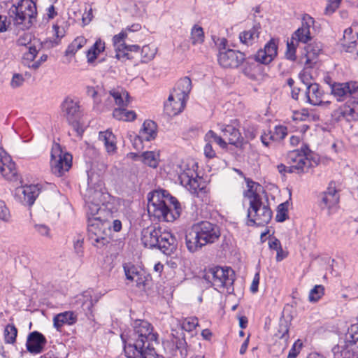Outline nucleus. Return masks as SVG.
<instances>
[{"label":"nucleus","mask_w":358,"mask_h":358,"mask_svg":"<svg viewBox=\"0 0 358 358\" xmlns=\"http://www.w3.org/2000/svg\"><path fill=\"white\" fill-rule=\"evenodd\" d=\"M313 67L314 66H306L304 65L303 69L299 73V78L303 82V83H304L306 85V87L308 86L309 85L313 84L311 83L313 76L310 72V69Z\"/></svg>","instance_id":"nucleus-52"},{"label":"nucleus","mask_w":358,"mask_h":358,"mask_svg":"<svg viewBox=\"0 0 358 358\" xmlns=\"http://www.w3.org/2000/svg\"><path fill=\"white\" fill-rule=\"evenodd\" d=\"M306 54L302 57V62L306 66H315L317 63V57L322 51L320 43L314 42L305 48Z\"/></svg>","instance_id":"nucleus-30"},{"label":"nucleus","mask_w":358,"mask_h":358,"mask_svg":"<svg viewBox=\"0 0 358 358\" xmlns=\"http://www.w3.org/2000/svg\"><path fill=\"white\" fill-rule=\"evenodd\" d=\"M87 42V39L84 36H77L67 47L65 55L66 56L74 55L86 45Z\"/></svg>","instance_id":"nucleus-42"},{"label":"nucleus","mask_w":358,"mask_h":358,"mask_svg":"<svg viewBox=\"0 0 358 358\" xmlns=\"http://www.w3.org/2000/svg\"><path fill=\"white\" fill-rule=\"evenodd\" d=\"M205 141L210 143H215L220 148L226 149L227 148L228 143L226 139L222 136H218L215 132L212 130L208 131L205 135Z\"/></svg>","instance_id":"nucleus-43"},{"label":"nucleus","mask_w":358,"mask_h":358,"mask_svg":"<svg viewBox=\"0 0 358 358\" xmlns=\"http://www.w3.org/2000/svg\"><path fill=\"white\" fill-rule=\"evenodd\" d=\"M157 52V48L154 44L145 45L141 48V59L143 62L151 61Z\"/></svg>","instance_id":"nucleus-44"},{"label":"nucleus","mask_w":358,"mask_h":358,"mask_svg":"<svg viewBox=\"0 0 358 358\" xmlns=\"http://www.w3.org/2000/svg\"><path fill=\"white\" fill-rule=\"evenodd\" d=\"M191 41L194 45L202 43L204 41V33L203 29L197 25H194L191 31Z\"/></svg>","instance_id":"nucleus-47"},{"label":"nucleus","mask_w":358,"mask_h":358,"mask_svg":"<svg viewBox=\"0 0 358 358\" xmlns=\"http://www.w3.org/2000/svg\"><path fill=\"white\" fill-rule=\"evenodd\" d=\"M124 271L125 273V275L127 280H131L134 277H136V275L139 273L138 268L132 264H125L124 265Z\"/></svg>","instance_id":"nucleus-57"},{"label":"nucleus","mask_w":358,"mask_h":358,"mask_svg":"<svg viewBox=\"0 0 358 358\" xmlns=\"http://www.w3.org/2000/svg\"><path fill=\"white\" fill-rule=\"evenodd\" d=\"M218 126L228 144L237 145L241 142L240 125L237 120H232L229 124H219Z\"/></svg>","instance_id":"nucleus-22"},{"label":"nucleus","mask_w":358,"mask_h":358,"mask_svg":"<svg viewBox=\"0 0 358 358\" xmlns=\"http://www.w3.org/2000/svg\"><path fill=\"white\" fill-rule=\"evenodd\" d=\"M298 43L291 38L290 41H287L286 57L290 60H295L296 59V50Z\"/></svg>","instance_id":"nucleus-54"},{"label":"nucleus","mask_w":358,"mask_h":358,"mask_svg":"<svg viewBox=\"0 0 358 358\" xmlns=\"http://www.w3.org/2000/svg\"><path fill=\"white\" fill-rule=\"evenodd\" d=\"M221 236L220 227L208 221L194 224L185 235V245L192 253L196 252L205 245L217 242Z\"/></svg>","instance_id":"nucleus-3"},{"label":"nucleus","mask_w":358,"mask_h":358,"mask_svg":"<svg viewBox=\"0 0 358 358\" xmlns=\"http://www.w3.org/2000/svg\"><path fill=\"white\" fill-rule=\"evenodd\" d=\"M126 107H120L115 108L113 112V116L117 120L133 121L136 117V114L134 110H129Z\"/></svg>","instance_id":"nucleus-41"},{"label":"nucleus","mask_w":358,"mask_h":358,"mask_svg":"<svg viewBox=\"0 0 358 358\" xmlns=\"http://www.w3.org/2000/svg\"><path fill=\"white\" fill-rule=\"evenodd\" d=\"M62 112L69 124L78 136H82L84 127L80 122V106L78 102L72 99H66L62 105Z\"/></svg>","instance_id":"nucleus-13"},{"label":"nucleus","mask_w":358,"mask_h":358,"mask_svg":"<svg viewBox=\"0 0 358 358\" xmlns=\"http://www.w3.org/2000/svg\"><path fill=\"white\" fill-rule=\"evenodd\" d=\"M245 60V55L237 50L228 49L220 50L218 62L224 68H237Z\"/></svg>","instance_id":"nucleus-19"},{"label":"nucleus","mask_w":358,"mask_h":358,"mask_svg":"<svg viewBox=\"0 0 358 358\" xmlns=\"http://www.w3.org/2000/svg\"><path fill=\"white\" fill-rule=\"evenodd\" d=\"M77 321V315L73 311H65L56 315L53 318V325L59 331L65 324L72 325Z\"/></svg>","instance_id":"nucleus-34"},{"label":"nucleus","mask_w":358,"mask_h":358,"mask_svg":"<svg viewBox=\"0 0 358 358\" xmlns=\"http://www.w3.org/2000/svg\"><path fill=\"white\" fill-rule=\"evenodd\" d=\"M24 82V78L22 74L14 73L10 81V86L13 88L21 87Z\"/></svg>","instance_id":"nucleus-59"},{"label":"nucleus","mask_w":358,"mask_h":358,"mask_svg":"<svg viewBox=\"0 0 358 358\" xmlns=\"http://www.w3.org/2000/svg\"><path fill=\"white\" fill-rule=\"evenodd\" d=\"M142 162L150 167L156 168L159 162V154L158 152L146 151L143 152L141 155L137 156Z\"/></svg>","instance_id":"nucleus-40"},{"label":"nucleus","mask_w":358,"mask_h":358,"mask_svg":"<svg viewBox=\"0 0 358 358\" xmlns=\"http://www.w3.org/2000/svg\"><path fill=\"white\" fill-rule=\"evenodd\" d=\"M313 115L310 113L308 109H301V110L292 113V118L294 121H306L313 118Z\"/></svg>","instance_id":"nucleus-49"},{"label":"nucleus","mask_w":358,"mask_h":358,"mask_svg":"<svg viewBox=\"0 0 358 358\" xmlns=\"http://www.w3.org/2000/svg\"><path fill=\"white\" fill-rule=\"evenodd\" d=\"M39 194V188L37 185H30L21 186L15 189L16 199L24 206H31Z\"/></svg>","instance_id":"nucleus-23"},{"label":"nucleus","mask_w":358,"mask_h":358,"mask_svg":"<svg viewBox=\"0 0 358 358\" xmlns=\"http://www.w3.org/2000/svg\"><path fill=\"white\" fill-rule=\"evenodd\" d=\"M17 330L13 324H7L4 329L3 336L5 343L13 344L15 342Z\"/></svg>","instance_id":"nucleus-45"},{"label":"nucleus","mask_w":358,"mask_h":358,"mask_svg":"<svg viewBox=\"0 0 358 358\" xmlns=\"http://www.w3.org/2000/svg\"><path fill=\"white\" fill-rule=\"evenodd\" d=\"M106 49V43L104 41L98 38L95 43L86 52V57L87 63L93 64L98 57L104 52Z\"/></svg>","instance_id":"nucleus-36"},{"label":"nucleus","mask_w":358,"mask_h":358,"mask_svg":"<svg viewBox=\"0 0 358 358\" xmlns=\"http://www.w3.org/2000/svg\"><path fill=\"white\" fill-rule=\"evenodd\" d=\"M339 195L334 183L331 182L322 196L320 206L326 209L329 215L334 213L338 209Z\"/></svg>","instance_id":"nucleus-20"},{"label":"nucleus","mask_w":358,"mask_h":358,"mask_svg":"<svg viewBox=\"0 0 358 358\" xmlns=\"http://www.w3.org/2000/svg\"><path fill=\"white\" fill-rule=\"evenodd\" d=\"M278 43L273 38L271 39L263 49H260L255 55V59L258 62L268 64L277 56Z\"/></svg>","instance_id":"nucleus-25"},{"label":"nucleus","mask_w":358,"mask_h":358,"mask_svg":"<svg viewBox=\"0 0 358 358\" xmlns=\"http://www.w3.org/2000/svg\"><path fill=\"white\" fill-rule=\"evenodd\" d=\"M288 331L289 329L287 323H281L279 327V330L276 334V336L286 341L288 338Z\"/></svg>","instance_id":"nucleus-60"},{"label":"nucleus","mask_w":358,"mask_h":358,"mask_svg":"<svg viewBox=\"0 0 358 358\" xmlns=\"http://www.w3.org/2000/svg\"><path fill=\"white\" fill-rule=\"evenodd\" d=\"M111 222L107 219L94 218L88 224V236L92 245L101 248L110 241Z\"/></svg>","instance_id":"nucleus-8"},{"label":"nucleus","mask_w":358,"mask_h":358,"mask_svg":"<svg viewBox=\"0 0 358 358\" xmlns=\"http://www.w3.org/2000/svg\"><path fill=\"white\" fill-rule=\"evenodd\" d=\"M278 43L273 38L271 39L263 49H260L255 55V59L258 62L268 64L277 56Z\"/></svg>","instance_id":"nucleus-27"},{"label":"nucleus","mask_w":358,"mask_h":358,"mask_svg":"<svg viewBox=\"0 0 358 358\" xmlns=\"http://www.w3.org/2000/svg\"><path fill=\"white\" fill-rule=\"evenodd\" d=\"M0 173L7 180H17L15 164L1 147H0Z\"/></svg>","instance_id":"nucleus-21"},{"label":"nucleus","mask_w":358,"mask_h":358,"mask_svg":"<svg viewBox=\"0 0 358 358\" xmlns=\"http://www.w3.org/2000/svg\"><path fill=\"white\" fill-rule=\"evenodd\" d=\"M141 28V24H134L123 29L119 34L113 37L112 42L115 50V57L117 59L124 61L129 59L127 57L125 39L127 38L129 32L138 31Z\"/></svg>","instance_id":"nucleus-15"},{"label":"nucleus","mask_w":358,"mask_h":358,"mask_svg":"<svg viewBox=\"0 0 358 358\" xmlns=\"http://www.w3.org/2000/svg\"><path fill=\"white\" fill-rule=\"evenodd\" d=\"M269 131L271 133L269 138H272V141H280L287 135V127L282 125L275 126L273 130Z\"/></svg>","instance_id":"nucleus-46"},{"label":"nucleus","mask_w":358,"mask_h":358,"mask_svg":"<svg viewBox=\"0 0 358 358\" xmlns=\"http://www.w3.org/2000/svg\"><path fill=\"white\" fill-rule=\"evenodd\" d=\"M206 145L203 148L204 155L206 157L211 159L216 156L215 151L213 150L211 143L206 142Z\"/></svg>","instance_id":"nucleus-62"},{"label":"nucleus","mask_w":358,"mask_h":358,"mask_svg":"<svg viewBox=\"0 0 358 358\" xmlns=\"http://www.w3.org/2000/svg\"><path fill=\"white\" fill-rule=\"evenodd\" d=\"M196 169L197 165L193 160L182 161L176 169L180 184L192 194H197L203 188L202 178L198 176Z\"/></svg>","instance_id":"nucleus-6"},{"label":"nucleus","mask_w":358,"mask_h":358,"mask_svg":"<svg viewBox=\"0 0 358 358\" xmlns=\"http://www.w3.org/2000/svg\"><path fill=\"white\" fill-rule=\"evenodd\" d=\"M203 279L218 292L226 289L230 292L234 281V272L229 267L212 266L204 270Z\"/></svg>","instance_id":"nucleus-5"},{"label":"nucleus","mask_w":358,"mask_h":358,"mask_svg":"<svg viewBox=\"0 0 358 358\" xmlns=\"http://www.w3.org/2000/svg\"><path fill=\"white\" fill-rule=\"evenodd\" d=\"M289 203L284 202L280 204L277 208L275 219L278 222H284L287 218Z\"/></svg>","instance_id":"nucleus-50"},{"label":"nucleus","mask_w":358,"mask_h":358,"mask_svg":"<svg viewBox=\"0 0 358 358\" xmlns=\"http://www.w3.org/2000/svg\"><path fill=\"white\" fill-rule=\"evenodd\" d=\"M333 115L338 121L354 122L358 120V96L347 100L343 105L334 111Z\"/></svg>","instance_id":"nucleus-16"},{"label":"nucleus","mask_w":358,"mask_h":358,"mask_svg":"<svg viewBox=\"0 0 358 358\" xmlns=\"http://www.w3.org/2000/svg\"><path fill=\"white\" fill-rule=\"evenodd\" d=\"M10 22L7 16L0 15V33L6 32L10 27Z\"/></svg>","instance_id":"nucleus-61"},{"label":"nucleus","mask_w":358,"mask_h":358,"mask_svg":"<svg viewBox=\"0 0 358 358\" xmlns=\"http://www.w3.org/2000/svg\"><path fill=\"white\" fill-rule=\"evenodd\" d=\"M313 24V18L308 15H304L302 17L301 27L294 31L291 38L298 43L299 42L308 43L311 39L310 28Z\"/></svg>","instance_id":"nucleus-24"},{"label":"nucleus","mask_w":358,"mask_h":358,"mask_svg":"<svg viewBox=\"0 0 358 358\" xmlns=\"http://www.w3.org/2000/svg\"><path fill=\"white\" fill-rule=\"evenodd\" d=\"M91 297V292L86 291L78 296V300L81 302L82 306H86L87 308L90 309L93 306Z\"/></svg>","instance_id":"nucleus-56"},{"label":"nucleus","mask_w":358,"mask_h":358,"mask_svg":"<svg viewBox=\"0 0 358 358\" xmlns=\"http://www.w3.org/2000/svg\"><path fill=\"white\" fill-rule=\"evenodd\" d=\"M121 338L127 358H156L154 343H157V334L153 333V328L148 322L134 321L132 332L122 333Z\"/></svg>","instance_id":"nucleus-1"},{"label":"nucleus","mask_w":358,"mask_h":358,"mask_svg":"<svg viewBox=\"0 0 358 358\" xmlns=\"http://www.w3.org/2000/svg\"><path fill=\"white\" fill-rule=\"evenodd\" d=\"M341 3L338 0H328L325 8V13L327 15L334 13L339 7Z\"/></svg>","instance_id":"nucleus-58"},{"label":"nucleus","mask_w":358,"mask_h":358,"mask_svg":"<svg viewBox=\"0 0 358 358\" xmlns=\"http://www.w3.org/2000/svg\"><path fill=\"white\" fill-rule=\"evenodd\" d=\"M278 43L273 38L271 39L263 49H260L255 55V59L258 62L268 64L277 56Z\"/></svg>","instance_id":"nucleus-26"},{"label":"nucleus","mask_w":358,"mask_h":358,"mask_svg":"<svg viewBox=\"0 0 358 358\" xmlns=\"http://www.w3.org/2000/svg\"><path fill=\"white\" fill-rule=\"evenodd\" d=\"M272 217V212L262 199L249 203L248 209V224L259 226L268 224Z\"/></svg>","instance_id":"nucleus-12"},{"label":"nucleus","mask_w":358,"mask_h":358,"mask_svg":"<svg viewBox=\"0 0 358 358\" xmlns=\"http://www.w3.org/2000/svg\"><path fill=\"white\" fill-rule=\"evenodd\" d=\"M324 289L322 285H315L309 293L308 299L310 302H316L324 295Z\"/></svg>","instance_id":"nucleus-51"},{"label":"nucleus","mask_w":358,"mask_h":358,"mask_svg":"<svg viewBox=\"0 0 358 358\" xmlns=\"http://www.w3.org/2000/svg\"><path fill=\"white\" fill-rule=\"evenodd\" d=\"M11 12L15 13V24L22 29H29L32 25L37 13L36 4L32 0H21Z\"/></svg>","instance_id":"nucleus-9"},{"label":"nucleus","mask_w":358,"mask_h":358,"mask_svg":"<svg viewBox=\"0 0 358 358\" xmlns=\"http://www.w3.org/2000/svg\"><path fill=\"white\" fill-rule=\"evenodd\" d=\"M336 358H358V324H352L345 339L332 348Z\"/></svg>","instance_id":"nucleus-7"},{"label":"nucleus","mask_w":358,"mask_h":358,"mask_svg":"<svg viewBox=\"0 0 358 358\" xmlns=\"http://www.w3.org/2000/svg\"><path fill=\"white\" fill-rule=\"evenodd\" d=\"M301 345V343H298L297 342H295L292 348L290 349L287 358H296V357L299 353Z\"/></svg>","instance_id":"nucleus-63"},{"label":"nucleus","mask_w":358,"mask_h":358,"mask_svg":"<svg viewBox=\"0 0 358 358\" xmlns=\"http://www.w3.org/2000/svg\"><path fill=\"white\" fill-rule=\"evenodd\" d=\"M72 166V156L64 151L61 145L54 143L51 150L50 168L52 173L57 176H62Z\"/></svg>","instance_id":"nucleus-11"},{"label":"nucleus","mask_w":358,"mask_h":358,"mask_svg":"<svg viewBox=\"0 0 358 358\" xmlns=\"http://www.w3.org/2000/svg\"><path fill=\"white\" fill-rule=\"evenodd\" d=\"M36 231L42 236L49 237L50 236V229L48 227L44 224H36L34 226Z\"/></svg>","instance_id":"nucleus-64"},{"label":"nucleus","mask_w":358,"mask_h":358,"mask_svg":"<svg viewBox=\"0 0 358 358\" xmlns=\"http://www.w3.org/2000/svg\"><path fill=\"white\" fill-rule=\"evenodd\" d=\"M261 27L257 24L251 29L241 32L239 35L241 41L247 45H250L255 43L259 38Z\"/></svg>","instance_id":"nucleus-37"},{"label":"nucleus","mask_w":358,"mask_h":358,"mask_svg":"<svg viewBox=\"0 0 358 358\" xmlns=\"http://www.w3.org/2000/svg\"><path fill=\"white\" fill-rule=\"evenodd\" d=\"M323 91L317 83H313L306 87L305 96L307 101L313 106L322 104Z\"/></svg>","instance_id":"nucleus-32"},{"label":"nucleus","mask_w":358,"mask_h":358,"mask_svg":"<svg viewBox=\"0 0 358 358\" xmlns=\"http://www.w3.org/2000/svg\"><path fill=\"white\" fill-rule=\"evenodd\" d=\"M247 189L243 192L244 198L248 199L249 203L262 199L261 193L264 192L263 187L250 178L245 179Z\"/></svg>","instance_id":"nucleus-31"},{"label":"nucleus","mask_w":358,"mask_h":358,"mask_svg":"<svg viewBox=\"0 0 358 358\" xmlns=\"http://www.w3.org/2000/svg\"><path fill=\"white\" fill-rule=\"evenodd\" d=\"M357 38V33H354L353 30L351 27L347 28L344 31L342 45L345 50V51L348 52H352L355 45V42Z\"/></svg>","instance_id":"nucleus-39"},{"label":"nucleus","mask_w":358,"mask_h":358,"mask_svg":"<svg viewBox=\"0 0 358 358\" xmlns=\"http://www.w3.org/2000/svg\"><path fill=\"white\" fill-rule=\"evenodd\" d=\"M38 53V50L36 47L30 45L28 48V50L25 52L23 55V62L24 64L27 65V64H31L34 62L36 55Z\"/></svg>","instance_id":"nucleus-53"},{"label":"nucleus","mask_w":358,"mask_h":358,"mask_svg":"<svg viewBox=\"0 0 358 358\" xmlns=\"http://www.w3.org/2000/svg\"><path fill=\"white\" fill-rule=\"evenodd\" d=\"M148 211L159 221L173 222L180 217L181 207L178 200L164 189L148 195Z\"/></svg>","instance_id":"nucleus-2"},{"label":"nucleus","mask_w":358,"mask_h":358,"mask_svg":"<svg viewBox=\"0 0 358 358\" xmlns=\"http://www.w3.org/2000/svg\"><path fill=\"white\" fill-rule=\"evenodd\" d=\"M0 220L4 222H10L11 220L10 210L4 201L1 200H0Z\"/></svg>","instance_id":"nucleus-55"},{"label":"nucleus","mask_w":358,"mask_h":358,"mask_svg":"<svg viewBox=\"0 0 358 358\" xmlns=\"http://www.w3.org/2000/svg\"><path fill=\"white\" fill-rule=\"evenodd\" d=\"M186 100L170 94L164 103V111L169 116H175L182 111Z\"/></svg>","instance_id":"nucleus-28"},{"label":"nucleus","mask_w":358,"mask_h":358,"mask_svg":"<svg viewBox=\"0 0 358 358\" xmlns=\"http://www.w3.org/2000/svg\"><path fill=\"white\" fill-rule=\"evenodd\" d=\"M192 90V81L189 78L184 77L180 79L171 94L179 96L187 101L188 95Z\"/></svg>","instance_id":"nucleus-35"},{"label":"nucleus","mask_w":358,"mask_h":358,"mask_svg":"<svg viewBox=\"0 0 358 358\" xmlns=\"http://www.w3.org/2000/svg\"><path fill=\"white\" fill-rule=\"evenodd\" d=\"M331 90V94L338 101L358 96V83L357 82L335 83L332 84Z\"/></svg>","instance_id":"nucleus-17"},{"label":"nucleus","mask_w":358,"mask_h":358,"mask_svg":"<svg viewBox=\"0 0 358 358\" xmlns=\"http://www.w3.org/2000/svg\"><path fill=\"white\" fill-rule=\"evenodd\" d=\"M99 140L105 145L106 150L108 154H114L116 152V140L115 135L109 130L99 132Z\"/></svg>","instance_id":"nucleus-38"},{"label":"nucleus","mask_w":358,"mask_h":358,"mask_svg":"<svg viewBox=\"0 0 358 358\" xmlns=\"http://www.w3.org/2000/svg\"><path fill=\"white\" fill-rule=\"evenodd\" d=\"M141 242L146 248H157L166 255H171L176 248V238L168 230L150 226L142 230Z\"/></svg>","instance_id":"nucleus-4"},{"label":"nucleus","mask_w":358,"mask_h":358,"mask_svg":"<svg viewBox=\"0 0 358 358\" xmlns=\"http://www.w3.org/2000/svg\"><path fill=\"white\" fill-rule=\"evenodd\" d=\"M108 199H111L108 193L100 191H94L92 194H89L87 200L88 224L90 220L94 218L106 219V215L108 213L106 208H109Z\"/></svg>","instance_id":"nucleus-10"},{"label":"nucleus","mask_w":358,"mask_h":358,"mask_svg":"<svg viewBox=\"0 0 358 358\" xmlns=\"http://www.w3.org/2000/svg\"><path fill=\"white\" fill-rule=\"evenodd\" d=\"M156 136L157 126L155 123L151 120H146L143 122L138 136L135 138L134 144H136V141H139L140 143L143 141H150L155 138Z\"/></svg>","instance_id":"nucleus-33"},{"label":"nucleus","mask_w":358,"mask_h":358,"mask_svg":"<svg viewBox=\"0 0 358 358\" xmlns=\"http://www.w3.org/2000/svg\"><path fill=\"white\" fill-rule=\"evenodd\" d=\"M102 100L106 107L111 106L113 101L118 108L127 107L131 101L129 93L122 87L113 89L108 93H105L101 96Z\"/></svg>","instance_id":"nucleus-18"},{"label":"nucleus","mask_w":358,"mask_h":358,"mask_svg":"<svg viewBox=\"0 0 358 358\" xmlns=\"http://www.w3.org/2000/svg\"><path fill=\"white\" fill-rule=\"evenodd\" d=\"M309 149L303 145L301 150H295L288 154V162L290 164L289 172L304 173L307 172L312 165L311 161L308 157Z\"/></svg>","instance_id":"nucleus-14"},{"label":"nucleus","mask_w":358,"mask_h":358,"mask_svg":"<svg viewBox=\"0 0 358 358\" xmlns=\"http://www.w3.org/2000/svg\"><path fill=\"white\" fill-rule=\"evenodd\" d=\"M198 325L199 321L196 317H185L181 322L182 329L188 332L194 330Z\"/></svg>","instance_id":"nucleus-48"},{"label":"nucleus","mask_w":358,"mask_h":358,"mask_svg":"<svg viewBox=\"0 0 358 358\" xmlns=\"http://www.w3.org/2000/svg\"><path fill=\"white\" fill-rule=\"evenodd\" d=\"M45 343L46 339L44 336L38 331H34L29 335L26 346L29 352L38 354L42 352Z\"/></svg>","instance_id":"nucleus-29"}]
</instances>
